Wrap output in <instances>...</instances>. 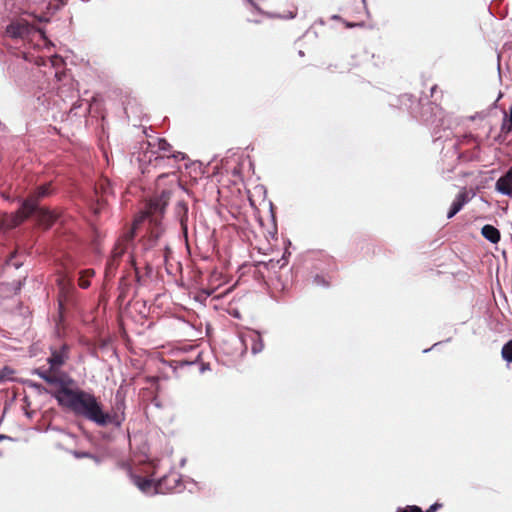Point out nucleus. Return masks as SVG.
<instances>
[{
	"label": "nucleus",
	"instance_id": "obj_46",
	"mask_svg": "<svg viewBox=\"0 0 512 512\" xmlns=\"http://www.w3.org/2000/svg\"><path fill=\"white\" fill-rule=\"evenodd\" d=\"M89 459H92L97 465H99L101 463V458L95 454L92 453V457H90Z\"/></svg>",
	"mask_w": 512,
	"mask_h": 512
},
{
	"label": "nucleus",
	"instance_id": "obj_11",
	"mask_svg": "<svg viewBox=\"0 0 512 512\" xmlns=\"http://www.w3.org/2000/svg\"><path fill=\"white\" fill-rule=\"evenodd\" d=\"M135 236H136V230L135 229H131L127 233V235H126L127 241H128L127 246L123 247L121 249L118 248V247L115 248L114 254H115V257L119 259V258H121L124 255V253L126 252V250L128 249V246L130 244L133 246V249H132V251L130 252V255H129V263H130L131 267L133 268V270L135 272V280H136V282L139 285H141L142 277L140 275V271H139V268L137 266L136 256H135V253H136L135 250L137 249V246L133 243Z\"/></svg>",
	"mask_w": 512,
	"mask_h": 512
},
{
	"label": "nucleus",
	"instance_id": "obj_1",
	"mask_svg": "<svg viewBox=\"0 0 512 512\" xmlns=\"http://www.w3.org/2000/svg\"><path fill=\"white\" fill-rule=\"evenodd\" d=\"M51 386L56 387L53 389L52 398L58 406L76 416L91 414V409L96 406V396L79 388L76 380L65 371L60 370L54 374Z\"/></svg>",
	"mask_w": 512,
	"mask_h": 512
},
{
	"label": "nucleus",
	"instance_id": "obj_27",
	"mask_svg": "<svg viewBox=\"0 0 512 512\" xmlns=\"http://www.w3.org/2000/svg\"><path fill=\"white\" fill-rule=\"evenodd\" d=\"M25 280L26 277H24L22 280H15L10 283L3 284L6 287L5 291L12 292L13 294H18L21 291L25 283Z\"/></svg>",
	"mask_w": 512,
	"mask_h": 512
},
{
	"label": "nucleus",
	"instance_id": "obj_53",
	"mask_svg": "<svg viewBox=\"0 0 512 512\" xmlns=\"http://www.w3.org/2000/svg\"><path fill=\"white\" fill-rule=\"evenodd\" d=\"M497 59H498V66H497L498 75H499V78L501 79L500 54H498Z\"/></svg>",
	"mask_w": 512,
	"mask_h": 512
},
{
	"label": "nucleus",
	"instance_id": "obj_14",
	"mask_svg": "<svg viewBox=\"0 0 512 512\" xmlns=\"http://www.w3.org/2000/svg\"><path fill=\"white\" fill-rule=\"evenodd\" d=\"M45 2H47L45 11L41 15L28 12H25L24 14L34 18L38 24L47 23L56 12L61 10L66 5V0H46Z\"/></svg>",
	"mask_w": 512,
	"mask_h": 512
},
{
	"label": "nucleus",
	"instance_id": "obj_47",
	"mask_svg": "<svg viewBox=\"0 0 512 512\" xmlns=\"http://www.w3.org/2000/svg\"><path fill=\"white\" fill-rule=\"evenodd\" d=\"M3 440L15 441V439L12 438L11 436H8V435H5V434H0V442L3 441Z\"/></svg>",
	"mask_w": 512,
	"mask_h": 512
},
{
	"label": "nucleus",
	"instance_id": "obj_33",
	"mask_svg": "<svg viewBox=\"0 0 512 512\" xmlns=\"http://www.w3.org/2000/svg\"><path fill=\"white\" fill-rule=\"evenodd\" d=\"M395 512H423V510L417 505H406L405 507H398Z\"/></svg>",
	"mask_w": 512,
	"mask_h": 512
},
{
	"label": "nucleus",
	"instance_id": "obj_16",
	"mask_svg": "<svg viewBox=\"0 0 512 512\" xmlns=\"http://www.w3.org/2000/svg\"><path fill=\"white\" fill-rule=\"evenodd\" d=\"M495 191L512 198V165L497 179Z\"/></svg>",
	"mask_w": 512,
	"mask_h": 512
},
{
	"label": "nucleus",
	"instance_id": "obj_57",
	"mask_svg": "<svg viewBox=\"0 0 512 512\" xmlns=\"http://www.w3.org/2000/svg\"><path fill=\"white\" fill-rule=\"evenodd\" d=\"M187 482L192 483V484H194V485H197V484H198V483H197L194 479H192V478H187Z\"/></svg>",
	"mask_w": 512,
	"mask_h": 512
},
{
	"label": "nucleus",
	"instance_id": "obj_60",
	"mask_svg": "<svg viewBox=\"0 0 512 512\" xmlns=\"http://www.w3.org/2000/svg\"><path fill=\"white\" fill-rule=\"evenodd\" d=\"M298 55H299L300 57H303V56L305 55V53H304V51H303V50H299V51H298Z\"/></svg>",
	"mask_w": 512,
	"mask_h": 512
},
{
	"label": "nucleus",
	"instance_id": "obj_64",
	"mask_svg": "<svg viewBox=\"0 0 512 512\" xmlns=\"http://www.w3.org/2000/svg\"><path fill=\"white\" fill-rule=\"evenodd\" d=\"M165 250H166L167 252H171V250H170V248H169L168 246H166V247H165Z\"/></svg>",
	"mask_w": 512,
	"mask_h": 512
},
{
	"label": "nucleus",
	"instance_id": "obj_32",
	"mask_svg": "<svg viewBox=\"0 0 512 512\" xmlns=\"http://www.w3.org/2000/svg\"><path fill=\"white\" fill-rule=\"evenodd\" d=\"M14 374V369L9 366H4L0 369V376H2L1 380L5 381L11 379V376Z\"/></svg>",
	"mask_w": 512,
	"mask_h": 512
},
{
	"label": "nucleus",
	"instance_id": "obj_5",
	"mask_svg": "<svg viewBox=\"0 0 512 512\" xmlns=\"http://www.w3.org/2000/svg\"><path fill=\"white\" fill-rule=\"evenodd\" d=\"M38 33L41 38L45 39V30L41 28L34 18L31 20L20 16L12 18L5 28V35L13 40H24Z\"/></svg>",
	"mask_w": 512,
	"mask_h": 512
},
{
	"label": "nucleus",
	"instance_id": "obj_62",
	"mask_svg": "<svg viewBox=\"0 0 512 512\" xmlns=\"http://www.w3.org/2000/svg\"><path fill=\"white\" fill-rule=\"evenodd\" d=\"M318 22H319L321 25H323V24H324V20H323L322 18H320V19L318 20Z\"/></svg>",
	"mask_w": 512,
	"mask_h": 512
},
{
	"label": "nucleus",
	"instance_id": "obj_35",
	"mask_svg": "<svg viewBox=\"0 0 512 512\" xmlns=\"http://www.w3.org/2000/svg\"><path fill=\"white\" fill-rule=\"evenodd\" d=\"M172 192L169 189H163L157 197L161 199L164 202H167L169 204L170 198H171Z\"/></svg>",
	"mask_w": 512,
	"mask_h": 512
},
{
	"label": "nucleus",
	"instance_id": "obj_29",
	"mask_svg": "<svg viewBox=\"0 0 512 512\" xmlns=\"http://www.w3.org/2000/svg\"><path fill=\"white\" fill-rule=\"evenodd\" d=\"M26 70V66L24 61H20L16 65H13L11 68L10 76L15 79L16 82H19L21 80L20 74Z\"/></svg>",
	"mask_w": 512,
	"mask_h": 512
},
{
	"label": "nucleus",
	"instance_id": "obj_2",
	"mask_svg": "<svg viewBox=\"0 0 512 512\" xmlns=\"http://www.w3.org/2000/svg\"><path fill=\"white\" fill-rule=\"evenodd\" d=\"M26 191L28 193L27 197H24L23 194H19L12 198L6 193H2V196L8 201H16L19 204V211L24 218L47 217L52 219V212L40 205L42 199L55 193L52 182H43L28 186Z\"/></svg>",
	"mask_w": 512,
	"mask_h": 512
},
{
	"label": "nucleus",
	"instance_id": "obj_26",
	"mask_svg": "<svg viewBox=\"0 0 512 512\" xmlns=\"http://www.w3.org/2000/svg\"><path fill=\"white\" fill-rule=\"evenodd\" d=\"M19 253L17 250L13 251L5 260L6 266H13L15 269H19L23 266V261L18 260Z\"/></svg>",
	"mask_w": 512,
	"mask_h": 512
},
{
	"label": "nucleus",
	"instance_id": "obj_55",
	"mask_svg": "<svg viewBox=\"0 0 512 512\" xmlns=\"http://www.w3.org/2000/svg\"><path fill=\"white\" fill-rule=\"evenodd\" d=\"M55 447H56L57 449H60V450H65V451L67 450V449H65V448L63 447V445H62L61 443H56V444H55Z\"/></svg>",
	"mask_w": 512,
	"mask_h": 512
},
{
	"label": "nucleus",
	"instance_id": "obj_31",
	"mask_svg": "<svg viewBox=\"0 0 512 512\" xmlns=\"http://www.w3.org/2000/svg\"><path fill=\"white\" fill-rule=\"evenodd\" d=\"M66 452L73 455L76 459H82V458H90L92 457V453L89 451H79V450H66Z\"/></svg>",
	"mask_w": 512,
	"mask_h": 512
},
{
	"label": "nucleus",
	"instance_id": "obj_54",
	"mask_svg": "<svg viewBox=\"0 0 512 512\" xmlns=\"http://www.w3.org/2000/svg\"><path fill=\"white\" fill-rule=\"evenodd\" d=\"M437 133H438V132H434V135H435V139H434V141H435V142L440 141V140L444 137L443 135H439V136H437Z\"/></svg>",
	"mask_w": 512,
	"mask_h": 512
},
{
	"label": "nucleus",
	"instance_id": "obj_59",
	"mask_svg": "<svg viewBox=\"0 0 512 512\" xmlns=\"http://www.w3.org/2000/svg\"><path fill=\"white\" fill-rule=\"evenodd\" d=\"M331 19H332V20H340V19H341V17H340L339 15H336V14H335V15H333V16L331 17Z\"/></svg>",
	"mask_w": 512,
	"mask_h": 512
},
{
	"label": "nucleus",
	"instance_id": "obj_38",
	"mask_svg": "<svg viewBox=\"0 0 512 512\" xmlns=\"http://www.w3.org/2000/svg\"><path fill=\"white\" fill-rule=\"evenodd\" d=\"M171 157L175 160V161H183L187 158V155L183 152H173L171 154Z\"/></svg>",
	"mask_w": 512,
	"mask_h": 512
},
{
	"label": "nucleus",
	"instance_id": "obj_18",
	"mask_svg": "<svg viewBox=\"0 0 512 512\" xmlns=\"http://www.w3.org/2000/svg\"><path fill=\"white\" fill-rule=\"evenodd\" d=\"M469 200L470 198L466 191L459 192L449 207V210L447 212V218H453L458 212L462 210L464 205L468 203Z\"/></svg>",
	"mask_w": 512,
	"mask_h": 512
},
{
	"label": "nucleus",
	"instance_id": "obj_45",
	"mask_svg": "<svg viewBox=\"0 0 512 512\" xmlns=\"http://www.w3.org/2000/svg\"><path fill=\"white\" fill-rule=\"evenodd\" d=\"M345 25L348 28H353V27H356V26H363L364 24L363 23L345 22Z\"/></svg>",
	"mask_w": 512,
	"mask_h": 512
},
{
	"label": "nucleus",
	"instance_id": "obj_41",
	"mask_svg": "<svg viewBox=\"0 0 512 512\" xmlns=\"http://www.w3.org/2000/svg\"><path fill=\"white\" fill-rule=\"evenodd\" d=\"M442 507V503L435 502L425 511V512H436L438 509Z\"/></svg>",
	"mask_w": 512,
	"mask_h": 512
},
{
	"label": "nucleus",
	"instance_id": "obj_24",
	"mask_svg": "<svg viewBox=\"0 0 512 512\" xmlns=\"http://www.w3.org/2000/svg\"><path fill=\"white\" fill-rule=\"evenodd\" d=\"M26 384L29 388L34 389L37 392V394H39V395L47 394L52 397L53 389H48L43 384H41L39 382L32 381V380H28L26 382Z\"/></svg>",
	"mask_w": 512,
	"mask_h": 512
},
{
	"label": "nucleus",
	"instance_id": "obj_39",
	"mask_svg": "<svg viewBox=\"0 0 512 512\" xmlns=\"http://www.w3.org/2000/svg\"><path fill=\"white\" fill-rule=\"evenodd\" d=\"M451 340H452V338H447V339H446V340H444V341H439V342H437V343L433 344L430 348L424 349V350H423V353H428V352H430L432 349H434L435 347H437V346H439V345H441V344H443V343H448V342H450Z\"/></svg>",
	"mask_w": 512,
	"mask_h": 512
},
{
	"label": "nucleus",
	"instance_id": "obj_63",
	"mask_svg": "<svg viewBox=\"0 0 512 512\" xmlns=\"http://www.w3.org/2000/svg\"><path fill=\"white\" fill-rule=\"evenodd\" d=\"M7 410H8V405L5 406L4 411H3V415L6 413Z\"/></svg>",
	"mask_w": 512,
	"mask_h": 512
},
{
	"label": "nucleus",
	"instance_id": "obj_19",
	"mask_svg": "<svg viewBox=\"0 0 512 512\" xmlns=\"http://www.w3.org/2000/svg\"><path fill=\"white\" fill-rule=\"evenodd\" d=\"M419 99H417L414 95L409 93H404L400 95V99L397 101L400 102V106L398 109L407 111L411 116H413V112L416 110V104Z\"/></svg>",
	"mask_w": 512,
	"mask_h": 512
},
{
	"label": "nucleus",
	"instance_id": "obj_3",
	"mask_svg": "<svg viewBox=\"0 0 512 512\" xmlns=\"http://www.w3.org/2000/svg\"><path fill=\"white\" fill-rule=\"evenodd\" d=\"M125 408V398L120 391H117L113 405L114 412L112 414L104 411L102 403L96 398V406L91 409L92 413L84 414L83 418L100 427H106L112 424L119 428L125 420Z\"/></svg>",
	"mask_w": 512,
	"mask_h": 512
},
{
	"label": "nucleus",
	"instance_id": "obj_50",
	"mask_svg": "<svg viewBox=\"0 0 512 512\" xmlns=\"http://www.w3.org/2000/svg\"><path fill=\"white\" fill-rule=\"evenodd\" d=\"M251 6H253L258 12L262 13L261 9L257 6L254 0H246Z\"/></svg>",
	"mask_w": 512,
	"mask_h": 512
},
{
	"label": "nucleus",
	"instance_id": "obj_15",
	"mask_svg": "<svg viewBox=\"0 0 512 512\" xmlns=\"http://www.w3.org/2000/svg\"><path fill=\"white\" fill-rule=\"evenodd\" d=\"M174 214L179 221L181 227V233L185 239L188 238V220H189V208L188 204L184 200H179L174 208Z\"/></svg>",
	"mask_w": 512,
	"mask_h": 512
},
{
	"label": "nucleus",
	"instance_id": "obj_43",
	"mask_svg": "<svg viewBox=\"0 0 512 512\" xmlns=\"http://www.w3.org/2000/svg\"><path fill=\"white\" fill-rule=\"evenodd\" d=\"M181 483H182V476L179 475L178 478H176L174 480V485L171 487H168V489H170V490L175 489V488L179 487Z\"/></svg>",
	"mask_w": 512,
	"mask_h": 512
},
{
	"label": "nucleus",
	"instance_id": "obj_30",
	"mask_svg": "<svg viewBox=\"0 0 512 512\" xmlns=\"http://www.w3.org/2000/svg\"><path fill=\"white\" fill-rule=\"evenodd\" d=\"M313 284L320 286V287H324V288L330 287V283L325 279V277L323 275H320V274H316L313 277Z\"/></svg>",
	"mask_w": 512,
	"mask_h": 512
},
{
	"label": "nucleus",
	"instance_id": "obj_56",
	"mask_svg": "<svg viewBox=\"0 0 512 512\" xmlns=\"http://www.w3.org/2000/svg\"><path fill=\"white\" fill-rule=\"evenodd\" d=\"M444 133H445V138H448V137H449V135H451V134H452L451 130H449V129H447V130L445 129V130H444Z\"/></svg>",
	"mask_w": 512,
	"mask_h": 512
},
{
	"label": "nucleus",
	"instance_id": "obj_7",
	"mask_svg": "<svg viewBox=\"0 0 512 512\" xmlns=\"http://www.w3.org/2000/svg\"><path fill=\"white\" fill-rule=\"evenodd\" d=\"M133 484L144 494L154 496L162 493V487L165 485L168 478L167 475L160 477L157 480L152 478L142 477L137 474L130 475Z\"/></svg>",
	"mask_w": 512,
	"mask_h": 512
},
{
	"label": "nucleus",
	"instance_id": "obj_37",
	"mask_svg": "<svg viewBox=\"0 0 512 512\" xmlns=\"http://www.w3.org/2000/svg\"><path fill=\"white\" fill-rule=\"evenodd\" d=\"M398 99H400V95L389 97V99H388L389 106L392 108H399L400 102L397 101Z\"/></svg>",
	"mask_w": 512,
	"mask_h": 512
},
{
	"label": "nucleus",
	"instance_id": "obj_42",
	"mask_svg": "<svg viewBox=\"0 0 512 512\" xmlns=\"http://www.w3.org/2000/svg\"><path fill=\"white\" fill-rule=\"evenodd\" d=\"M503 97V93L500 91L496 100L490 105V109H496L498 107V101Z\"/></svg>",
	"mask_w": 512,
	"mask_h": 512
},
{
	"label": "nucleus",
	"instance_id": "obj_51",
	"mask_svg": "<svg viewBox=\"0 0 512 512\" xmlns=\"http://www.w3.org/2000/svg\"><path fill=\"white\" fill-rule=\"evenodd\" d=\"M251 6H253L258 12L262 13L261 9L257 6L254 0H246Z\"/></svg>",
	"mask_w": 512,
	"mask_h": 512
},
{
	"label": "nucleus",
	"instance_id": "obj_28",
	"mask_svg": "<svg viewBox=\"0 0 512 512\" xmlns=\"http://www.w3.org/2000/svg\"><path fill=\"white\" fill-rule=\"evenodd\" d=\"M501 356L508 364L512 363V339L507 341L501 349Z\"/></svg>",
	"mask_w": 512,
	"mask_h": 512
},
{
	"label": "nucleus",
	"instance_id": "obj_25",
	"mask_svg": "<svg viewBox=\"0 0 512 512\" xmlns=\"http://www.w3.org/2000/svg\"><path fill=\"white\" fill-rule=\"evenodd\" d=\"M93 275H94V270H92V269L83 270L80 273V276L78 279V285L82 289H87L90 286L89 278L92 277Z\"/></svg>",
	"mask_w": 512,
	"mask_h": 512
},
{
	"label": "nucleus",
	"instance_id": "obj_8",
	"mask_svg": "<svg viewBox=\"0 0 512 512\" xmlns=\"http://www.w3.org/2000/svg\"><path fill=\"white\" fill-rule=\"evenodd\" d=\"M439 111L440 108L435 103L419 99L412 117L426 125L433 124Z\"/></svg>",
	"mask_w": 512,
	"mask_h": 512
},
{
	"label": "nucleus",
	"instance_id": "obj_36",
	"mask_svg": "<svg viewBox=\"0 0 512 512\" xmlns=\"http://www.w3.org/2000/svg\"><path fill=\"white\" fill-rule=\"evenodd\" d=\"M272 18H281V19H293L296 17V12L289 11L287 14H269Z\"/></svg>",
	"mask_w": 512,
	"mask_h": 512
},
{
	"label": "nucleus",
	"instance_id": "obj_4",
	"mask_svg": "<svg viewBox=\"0 0 512 512\" xmlns=\"http://www.w3.org/2000/svg\"><path fill=\"white\" fill-rule=\"evenodd\" d=\"M110 196H113V189L107 178H101L89 192L83 194V201L92 218L99 217L107 209Z\"/></svg>",
	"mask_w": 512,
	"mask_h": 512
},
{
	"label": "nucleus",
	"instance_id": "obj_40",
	"mask_svg": "<svg viewBox=\"0 0 512 512\" xmlns=\"http://www.w3.org/2000/svg\"><path fill=\"white\" fill-rule=\"evenodd\" d=\"M487 115H488V111H481V112L475 113L473 116L470 117V119L471 120L484 119Z\"/></svg>",
	"mask_w": 512,
	"mask_h": 512
},
{
	"label": "nucleus",
	"instance_id": "obj_21",
	"mask_svg": "<svg viewBox=\"0 0 512 512\" xmlns=\"http://www.w3.org/2000/svg\"><path fill=\"white\" fill-rule=\"evenodd\" d=\"M55 373L56 372H54L53 370H50V366L48 368L39 367L32 370L33 375H37L39 378H41L49 385H52Z\"/></svg>",
	"mask_w": 512,
	"mask_h": 512
},
{
	"label": "nucleus",
	"instance_id": "obj_49",
	"mask_svg": "<svg viewBox=\"0 0 512 512\" xmlns=\"http://www.w3.org/2000/svg\"><path fill=\"white\" fill-rule=\"evenodd\" d=\"M273 209H274V205H273V203L270 201V202H269V210H270V213H271L272 220H273V221H275V214H274Z\"/></svg>",
	"mask_w": 512,
	"mask_h": 512
},
{
	"label": "nucleus",
	"instance_id": "obj_20",
	"mask_svg": "<svg viewBox=\"0 0 512 512\" xmlns=\"http://www.w3.org/2000/svg\"><path fill=\"white\" fill-rule=\"evenodd\" d=\"M481 235L492 244H497L501 239L499 229L491 224H485L481 228Z\"/></svg>",
	"mask_w": 512,
	"mask_h": 512
},
{
	"label": "nucleus",
	"instance_id": "obj_10",
	"mask_svg": "<svg viewBox=\"0 0 512 512\" xmlns=\"http://www.w3.org/2000/svg\"><path fill=\"white\" fill-rule=\"evenodd\" d=\"M164 228L159 220H153L150 224L148 234L139 240L141 252L146 253L156 246L159 238L162 236Z\"/></svg>",
	"mask_w": 512,
	"mask_h": 512
},
{
	"label": "nucleus",
	"instance_id": "obj_22",
	"mask_svg": "<svg viewBox=\"0 0 512 512\" xmlns=\"http://www.w3.org/2000/svg\"><path fill=\"white\" fill-rule=\"evenodd\" d=\"M289 256H290V252L285 251L279 260L275 261V260L271 259L268 262H266L264 265H265L266 269H268V270H275L276 268L282 269L284 266L287 265Z\"/></svg>",
	"mask_w": 512,
	"mask_h": 512
},
{
	"label": "nucleus",
	"instance_id": "obj_9",
	"mask_svg": "<svg viewBox=\"0 0 512 512\" xmlns=\"http://www.w3.org/2000/svg\"><path fill=\"white\" fill-rule=\"evenodd\" d=\"M60 300H59V310L60 313H63L64 306L70 305L76 306V293L77 290L74 285V281L72 277L64 276L60 280Z\"/></svg>",
	"mask_w": 512,
	"mask_h": 512
},
{
	"label": "nucleus",
	"instance_id": "obj_34",
	"mask_svg": "<svg viewBox=\"0 0 512 512\" xmlns=\"http://www.w3.org/2000/svg\"><path fill=\"white\" fill-rule=\"evenodd\" d=\"M158 150L168 152L171 151L172 146L165 138H158Z\"/></svg>",
	"mask_w": 512,
	"mask_h": 512
},
{
	"label": "nucleus",
	"instance_id": "obj_17",
	"mask_svg": "<svg viewBox=\"0 0 512 512\" xmlns=\"http://www.w3.org/2000/svg\"><path fill=\"white\" fill-rule=\"evenodd\" d=\"M167 206V202L162 201L157 196L151 199L149 202V210L152 213V216L149 219V223L153 224V220L156 219L161 222V218L163 217Z\"/></svg>",
	"mask_w": 512,
	"mask_h": 512
},
{
	"label": "nucleus",
	"instance_id": "obj_44",
	"mask_svg": "<svg viewBox=\"0 0 512 512\" xmlns=\"http://www.w3.org/2000/svg\"><path fill=\"white\" fill-rule=\"evenodd\" d=\"M210 370V364L209 363H202L200 366V373H204L206 371Z\"/></svg>",
	"mask_w": 512,
	"mask_h": 512
},
{
	"label": "nucleus",
	"instance_id": "obj_13",
	"mask_svg": "<svg viewBox=\"0 0 512 512\" xmlns=\"http://www.w3.org/2000/svg\"><path fill=\"white\" fill-rule=\"evenodd\" d=\"M239 339L243 346L242 353L247 351L248 345L251 346V352L254 355L260 353L264 348L262 336L258 331L248 330L247 332L241 333Z\"/></svg>",
	"mask_w": 512,
	"mask_h": 512
},
{
	"label": "nucleus",
	"instance_id": "obj_52",
	"mask_svg": "<svg viewBox=\"0 0 512 512\" xmlns=\"http://www.w3.org/2000/svg\"><path fill=\"white\" fill-rule=\"evenodd\" d=\"M24 414L27 418L31 419L33 417L34 412L24 409Z\"/></svg>",
	"mask_w": 512,
	"mask_h": 512
},
{
	"label": "nucleus",
	"instance_id": "obj_58",
	"mask_svg": "<svg viewBox=\"0 0 512 512\" xmlns=\"http://www.w3.org/2000/svg\"><path fill=\"white\" fill-rule=\"evenodd\" d=\"M185 464H186V458H182L180 461V466L184 467Z\"/></svg>",
	"mask_w": 512,
	"mask_h": 512
},
{
	"label": "nucleus",
	"instance_id": "obj_23",
	"mask_svg": "<svg viewBox=\"0 0 512 512\" xmlns=\"http://www.w3.org/2000/svg\"><path fill=\"white\" fill-rule=\"evenodd\" d=\"M500 130L504 135H508L512 132V112L503 110V119Z\"/></svg>",
	"mask_w": 512,
	"mask_h": 512
},
{
	"label": "nucleus",
	"instance_id": "obj_48",
	"mask_svg": "<svg viewBox=\"0 0 512 512\" xmlns=\"http://www.w3.org/2000/svg\"><path fill=\"white\" fill-rule=\"evenodd\" d=\"M48 429L52 430V431L64 433V429L57 427V426H48Z\"/></svg>",
	"mask_w": 512,
	"mask_h": 512
},
{
	"label": "nucleus",
	"instance_id": "obj_6",
	"mask_svg": "<svg viewBox=\"0 0 512 512\" xmlns=\"http://www.w3.org/2000/svg\"><path fill=\"white\" fill-rule=\"evenodd\" d=\"M476 139L472 134H464L458 137L452 144V148L458 160L473 161L478 158L480 146L475 144Z\"/></svg>",
	"mask_w": 512,
	"mask_h": 512
},
{
	"label": "nucleus",
	"instance_id": "obj_61",
	"mask_svg": "<svg viewBox=\"0 0 512 512\" xmlns=\"http://www.w3.org/2000/svg\"><path fill=\"white\" fill-rule=\"evenodd\" d=\"M193 363H194V362H188V361H186V362H184L183 364H184V365H192Z\"/></svg>",
	"mask_w": 512,
	"mask_h": 512
},
{
	"label": "nucleus",
	"instance_id": "obj_12",
	"mask_svg": "<svg viewBox=\"0 0 512 512\" xmlns=\"http://www.w3.org/2000/svg\"><path fill=\"white\" fill-rule=\"evenodd\" d=\"M69 351L70 346L67 343H63L60 348L50 347V356L47 358L50 370L56 373L59 372L69 359Z\"/></svg>",
	"mask_w": 512,
	"mask_h": 512
}]
</instances>
